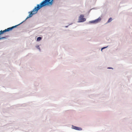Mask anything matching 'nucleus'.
I'll list each match as a JSON object with an SVG mask.
<instances>
[{"mask_svg": "<svg viewBox=\"0 0 132 132\" xmlns=\"http://www.w3.org/2000/svg\"><path fill=\"white\" fill-rule=\"evenodd\" d=\"M53 0H45L41 3L40 4L37 5L36 7H35L33 10L29 12V15L26 20L32 16L33 14L37 13L38 10L43 7L46 5H52L53 4Z\"/></svg>", "mask_w": 132, "mask_h": 132, "instance_id": "f257e3e1", "label": "nucleus"}, {"mask_svg": "<svg viewBox=\"0 0 132 132\" xmlns=\"http://www.w3.org/2000/svg\"><path fill=\"white\" fill-rule=\"evenodd\" d=\"M41 39V38L40 37H38L37 39V41H40Z\"/></svg>", "mask_w": 132, "mask_h": 132, "instance_id": "0eeeda50", "label": "nucleus"}, {"mask_svg": "<svg viewBox=\"0 0 132 132\" xmlns=\"http://www.w3.org/2000/svg\"><path fill=\"white\" fill-rule=\"evenodd\" d=\"M108 69H113V68H112L109 67L108 68Z\"/></svg>", "mask_w": 132, "mask_h": 132, "instance_id": "9d476101", "label": "nucleus"}, {"mask_svg": "<svg viewBox=\"0 0 132 132\" xmlns=\"http://www.w3.org/2000/svg\"><path fill=\"white\" fill-rule=\"evenodd\" d=\"M36 47L37 49L39 50V51H40V49L39 46H36Z\"/></svg>", "mask_w": 132, "mask_h": 132, "instance_id": "6e6552de", "label": "nucleus"}, {"mask_svg": "<svg viewBox=\"0 0 132 132\" xmlns=\"http://www.w3.org/2000/svg\"><path fill=\"white\" fill-rule=\"evenodd\" d=\"M19 24H18L17 25H16L14 26H13L9 28H7V29H5V30H4L3 31L1 30L0 31V35L1 34H2L4 32H7V31H8L10 30H12L14 28H15L17 26H18L19 25ZM5 37H2V38H0V39H3L4 38H5Z\"/></svg>", "mask_w": 132, "mask_h": 132, "instance_id": "f03ea898", "label": "nucleus"}, {"mask_svg": "<svg viewBox=\"0 0 132 132\" xmlns=\"http://www.w3.org/2000/svg\"><path fill=\"white\" fill-rule=\"evenodd\" d=\"M73 128L76 130H82L81 128H80L78 127L75 126H74Z\"/></svg>", "mask_w": 132, "mask_h": 132, "instance_id": "39448f33", "label": "nucleus"}, {"mask_svg": "<svg viewBox=\"0 0 132 132\" xmlns=\"http://www.w3.org/2000/svg\"><path fill=\"white\" fill-rule=\"evenodd\" d=\"M101 19L100 17H99L98 19L90 22L91 23H96L101 21Z\"/></svg>", "mask_w": 132, "mask_h": 132, "instance_id": "20e7f679", "label": "nucleus"}, {"mask_svg": "<svg viewBox=\"0 0 132 132\" xmlns=\"http://www.w3.org/2000/svg\"><path fill=\"white\" fill-rule=\"evenodd\" d=\"M112 18H110L108 21V23H109L111 22L112 21Z\"/></svg>", "mask_w": 132, "mask_h": 132, "instance_id": "423d86ee", "label": "nucleus"}, {"mask_svg": "<svg viewBox=\"0 0 132 132\" xmlns=\"http://www.w3.org/2000/svg\"><path fill=\"white\" fill-rule=\"evenodd\" d=\"M84 15L83 14L80 15L79 17L78 22H82L85 21L86 20V19L84 18Z\"/></svg>", "mask_w": 132, "mask_h": 132, "instance_id": "7ed1b4c3", "label": "nucleus"}, {"mask_svg": "<svg viewBox=\"0 0 132 132\" xmlns=\"http://www.w3.org/2000/svg\"><path fill=\"white\" fill-rule=\"evenodd\" d=\"M107 47H103L102 48V49H101V51H102V50L103 49H104V48H106Z\"/></svg>", "mask_w": 132, "mask_h": 132, "instance_id": "1a4fd4ad", "label": "nucleus"}]
</instances>
